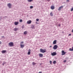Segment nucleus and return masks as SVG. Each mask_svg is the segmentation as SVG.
<instances>
[{
	"instance_id": "f3484780",
	"label": "nucleus",
	"mask_w": 73,
	"mask_h": 73,
	"mask_svg": "<svg viewBox=\"0 0 73 73\" xmlns=\"http://www.w3.org/2000/svg\"><path fill=\"white\" fill-rule=\"evenodd\" d=\"M27 31H25V32H24V35H27Z\"/></svg>"
},
{
	"instance_id": "c756f323",
	"label": "nucleus",
	"mask_w": 73,
	"mask_h": 73,
	"mask_svg": "<svg viewBox=\"0 0 73 73\" xmlns=\"http://www.w3.org/2000/svg\"><path fill=\"white\" fill-rule=\"evenodd\" d=\"M50 64H52V61H50Z\"/></svg>"
},
{
	"instance_id": "a19ab883",
	"label": "nucleus",
	"mask_w": 73,
	"mask_h": 73,
	"mask_svg": "<svg viewBox=\"0 0 73 73\" xmlns=\"http://www.w3.org/2000/svg\"><path fill=\"white\" fill-rule=\"evenodd\" d=\"M48 1H49V0H47Z\"/></svg>"
},
{
	"instance_id": "b1692460",
	"label": "nucleus",
	"mask_w": 73,
	"mask_h": 73,
	"mask_svg": "<svg viewBox=\"0 0 73 73\" xmlns=\"http://www.w3.org/2000/svg\"><path fill=\"white\" fill-rule=\"evenodd\" d=\"M71 11H73V7H72V8H71Z\"/></svg>"
},
{
	"instance_id": "72a5a7b5",
	"label": "nucleus",
	"mask_w": 73,
	"mask_h": 73,
	"mask_svg": "<svg viewBox=\"0 0 73 73\" xmlns=\"http://www.w3.org/2000/svg\"><path fill=\"white\" fill-rule=\"evenodd\" d=\"M2 44V42L1 41H0V44Z\"/></svg>"
},
{
	"instance_id": "7c9ffc66",
	"label": "nucleus",
	"mask_w": 73,
	"mask_h": 73,
	"mask_svg": "<svg viewBox=\"0 0 73 73\" xmlns=\"http://www.w3.org/2000/svg\"><path fill=\"white\" fill-rule=\"evenodd\" d=\"M71 34H69V35H68V36H71Z\"/></svg>"
},
{
	"instance_id": "f704fd0d",
	"label": "nucleus",
	"mask_w": 73,
	"mask_h": 73,
	"mask_svg": "<svg viewBox=\"0 0 73 73\" xmlns=\"http://www.w3.org/2000/svg\"><path fill=\"white\" fill-rule=\"evenodd\" d=\"M60 25H61L60 24H59V27H60Z\"/></svg>"
},
{
	"instance_id": "dca6fc26",
	"label": "nucleus",
	"mask_w": 73,
	"mask_h": 73,
	"mask_svg": "<svg viewBox=\"0 0 73 73\" xmlns=\"http://www.w3.org/2000/svg\"><path fill=\"white\" fill-rule=\"evenodd\" d=\"M56 41H57L56 40H55L53 42V44H56Z\"/></svg>"
},
{
	"instance_id": "2eb2a0df",
	"label": "nucleus",
	"mask_w": 73,
	"mask_h": 73,
	"mask_svg": "<svg viewBox=\"0 0 73 73\" xmlns=\"http://www.w3.org/2000/svg\"><path fill=\"white\" fill-rule=\"evenodd\" d=\"M69 50L70 51H73V47H72V48H70Z\"/></svg>"
},
{
	"instance_id": "c85d7f7f",
	"label": "nucleus",
	"mask_w": 73,
	"mask_h": 73,
	"mask_svg": "<svg viewBox=\"0 0 73 73\" xmlns=\"http://www.w3.org/2000/svg\"><path fill=\"white\" fill-rule=\"evenodd\" d=\"M25 27L24 26V25H23L22 27V28H24Z\"/></svg>"
},
{
	"instance_id": "412c9836",
	"label": "nucleus",
	"mask_w": 73,
	"mask_h": 73,
	"mask_svg": "<svg viewBox=\"0 0 73 73\" xmlns=\"http://www.w3.org/2000/svg\"><path fill=\"white\" fill-rule=\"evenodd\" d=\"M36 63H35V62H33V65H36Z\"/></svg>"
},
{
	"instance_id": "2f4dec72",
	"label": "nucleus",
	"mask_w": 73,
	"mask_h": 73,
	"mask_svg": "<svg viewBox=\"0 0 73 73\" xmlns=\"http://www.w3.org/2000/svg\"><path fill=\"white\" fill-rule=\"evenodd\" d=\"M69 0H67V2H69Z\"/></svg>"
},
{
	"instance_id": "f8f14e48",
	"label": "nucleus",
	"mask_w": 73,
	"mask_h": 73,
	"mask_svg": "<svg viewBox=\"0 0 73 73\" xmlns=\"http://www.w3.org/2000/svg\"><path fill=\"white\" fill-rule=\"evenodd\" d=\"M32 21L31 20H29V21H28L27 22V23L28 24H30L31 23Z\"/></svg>"
},
{
	"instance_id": "4be33fe9",
	"label": "nucleus",
	"mask_w": 73,
	"mask_h": 73,
	"mask_svg": "<svg viewBox=\"0 0 73 73\" xmlns=\"http://www.w3.org/2000/svg\"><path fill=\"white\" fill-rule=\"evenodd\" d=\"M50 16H53V15L52 13V12H51V13H50Z\"/></svg>"
},
{
	"instance_id": "e433bc0d",
	"label": "nucleus",
	"mask_w": 73,
	"mask_h": 73,
	"mask_svg": "<svg viewBox=\"0 0 73 73\" xmlns=\"http://www.w3.org/2000/svg\"><path fill=\"white\" fill-rule=\"evenodd\" d=\"M5 63H3V65H4V64H5Z\"/></svg>"
},
{
	"instance_id": "9d476101",
	"label": "nucleus",
	"mask_w": 73,
	"mask_h": 73,
	"mask_svg": "<svg viewBox=\"0 0 73 73\" xmlns=\"http://www.w3.org/2000/svg\"><path fill=\"white\" fill-rule=\"evenodd\" d=\"M39 56L40 57H42L43 56V54L41 53H39Z\"/></svg>"
},
{
	"instance_id": "9b49d317",
	"label": "nucleus",
	"mask_w": 73,
	"mask_h": 73,
	"mask_svg": "<svg viewBox=\"0 0 73 73\" xmlns=\"http://www.w3.org/2000/svg\"><path fill=\"white\" fill-rule=\"evenodd\" d=\"M6 52H7V50H4L2 51V53H3V54L5 53Z\"/></svg>"
},
{
	"instance_id": "58836bf2",
	"label": "nucleus",
	"mask_w": 73,
	"mask_h": 73,
	"mask_svg": "<svg viewBox=\"0 0 73 73\" xmlns=\"http://www.w3.org/2000/svg\"><path fill=\"white\" fill-rule=\"evenodd\" d=\"M2 37H4V36H2Z\"/></svg>"
},
{
	"instance_id": "f257e3e1",
	"label": "nucleus",
	"mask_w": 73,
	"mask_h": 73,
	"mask_svg": "<svg viewBox=\"0 0 73 73\" xmlns=\"http://www.w3.org/2000/svg\"><path fill=\"white\" fill-rule=\"evenodd\" d=\"M46 49H40V52H42V53H45L46 52Z\"/></svg>"
},
{
	"instance_id": "473e14b6",
	"label": "nucleus",
	"mask_w": 73,
	"mask_h": 73,
	"mask_svg": "<svg viewBox=\"0 0 73 73\" xmlns=\"http://www.w3.org/2000/svg\"><path fill=\"white\" fill-rule=\"evenodd\" d=\"M42 73V72H38V73Z\"/></svg>"
},
{
	"instance_id": "20e7f679",
	"label": "nucleus",
	"mask_w": 73,
	"mask_h": 73,
	"mask_svg": "<svg viewBox=\"0 0 73 73\" xmlns=\"http://www.w3.org/2000/svg\"><path fill=\"white\" fill-rule=\"evenodd\" d=\"M63 7H64L63 6H60V7H59L58 9V11H61V9H62V8H63Z\"/></svg>"
},
{
	"instance_id": "393cba45",
	"label": "nucleus",
	"mask_w": 73,
	"mask_h": 73,
	"mask_svg": "<svg viewBox=\"0 0 73 73\" xmlns=\"http://www.w3.org/2000/svg\"><path fill=\"white\" fill-rule=\"evenodd\" d=\"M36 20L37 21H39V19H37Z\"/></svg>"
},
{
	"instance_id": "1a4fd4ad",
	"label": "nucleus",
	"mask_w": 73,
	"mask_h": 73,
	"mask_svg": "<svg viewBox=\"0 0 73 73\" xmlns=\"http://www.w3.org/2000/svg\"><path fill=\"white\" fill-rule=\"evenodd\" d=\"M56 52H53V53H52V56H55V55H56Z\"/></svg>"
},
{
	"instance_id": "f03ea898",
	"label": "nucleus",
	"mask_w": 73,
	"mask_h": 73,
	"mask_svg": "<svg viewBox=\"0 0 73 73\" xmlns=\"http://www.w3.org/2000/svg\"><path fill=\"white\" fill-rule=\"evenodd\" d=\"M14 43L13 42H9V45L10 46H13L14 45Z\"/></svg>"
},
{
	"instance_id": "4468645a",
	"label": "nucleus",
	"mask_w": 73,
	"mask_h": 73,
	"mask_svg": "<svg viewBox=\"0 0 73 73\" xmlns=\"http://www.w3.org/2000/svg\"><path fill=\"white\" fill-rule=\"evenodd\" d=\"M18 24H19L18 22H15L14 23V24H15V25H18Z\"/></svg>"
},
{
	"instance_id": "c9c22d12",
	"label": "nucleus",
	"mask_w": 73,
	"mask_h": 73,
	"mask_svg": "<svg viewBox=\"0 0 73 73\" xmlns=\"http://www.w3.org/2000/svg\"><path fill=\"white\" fill-rule=\"evenodd\" d=\"M72 32H73V29H72Z\"/></svg>"
},
{
	"instance_id": "423d86ee",
	"label": "nucleus",
	"mask_w": 73,
	"mask_h": 73,
	"mask_svg": "<svg viewBox=\"0 0 73 73\" xmlns=\"http://www.w3.org/2000/svg\"><path fill=\"white\" fill-rule=\"evenodd\" d=\"M62 55H64L66 53V52H64V50H62Z\"/></svg>"
},
{
	"instance_id": "6e6552de",
	"label": "nucleus",
	"mask_w": 73,
	"mask_h": 73,
	"mask_svg": "<svg viewBox=\"0 0 73 73\" xmlns=\"http://www.w3.org/2000/svg\"><path fill=\"white\" fill-rule=\"evenodd\" d=\"M51 9H54L55 8V6L54 5H52L51 7Z\"/></svg>"
},
{
	"instance_id": "7ed1b4c3",
	"label": "nucleus",
	"mask_w": 73,
	"mask_h": 73,
	"mask_svg": "<svg viewBox=\"0 0 73 73\" xmlns=\"http://www.w3.org/2000/svg\"><path fill=\"white\" fill-rule=\"evenodd\" d=\"M7 5L8 7L9 8H11V6H12V5L11 3H8L7 4Z\"/></svg>"
},
{
	"instance_id": "39448f33",
	"label": "nucleus",
	"mask_w": 73,
	"mask_h": 73,
	"mask_svg": "<svg viewBox=\"0 0 73 73\" xmlns=\"http://www.w3.org/2000/svg\"><path fill=\"white\" fill-rule=\"evenodd\" d=\"M57 48H58V46H57V45H55L53 47V49H56Z\"/></svg>"
},
{
	"instance_id": "5701e85b",
	"label": "nucleus",
	"mask_w": 73,
	"mask_h": 73,
	"mask_svg": "<svg viewBox=\"0 0 73 73\" xmlns=\"http://www.w3.org/2000/svg\"><path fill=\"white\" fill-rule=\"evenodd\" d=\"M30 8L31 9H32V8H33V6H31L30 7Z\"/></svg>"
},
{
	"instance_id": "6ab92c4d",
	"label": "nucleus",
	"mask_w": 73,
	"mask_h": 73,
	"mask_svg": "<svg viewBox=\"0 0 73 73\" xmlns=\"http://www.w3.org/2000/svg\"><path fill=\"white\" fill-rule=\"evenodd\" d=\"M56 60L54 61L53 62V63L54 64H56Z\"/></svg>"
},
{
	"instance_id": "aec40b11",
	"label": "nucleus",
	"mask_w": 73,
	"mask_h": 73,
	"mask_svg": "<svg viewBox=\"0 0 73 73\" xmlns=\"http://www.w3.org/2000/svg\"><path fill=\"white\" fill-rule=\"evenodd\" d=\"M33 1V0H28V2H32Z\"/></svg>"
},
{
	"instance_id": "a211bd4d",
	"label": "nucleus",
	"mask_w": 73,
	"mask_h": 73,
	"mask_svg": "<svg viewBox=\"0 0 73 73\" xmlns=\"http://www.w3.org/2000/svg\"><path fill=\"white\" fill-rule=\"evenodd\" d=\"M17 30H18V28H15L14 29V31H17Z\"/></svg>"
},
{
	"instance_id": "cd10ccee",
	"label": "nucleus",
	"mask_w": 73,
	"mask_h": 73,
	"mask_svg": "<svg viewBox=\"0 0 73 73\" xmlns=\"http://www.w3.org/2000/svg\"><path fill=\"white\" fill-rule=\"evenodd\" d=\"M24 42L23 41H21V44H23Z\"/></svg>"
},
{
	"instance_id": "0eeeda50",
	"label": "nucleus",
	"mask_w": 73,
	"mask_h": 73,
	"mask_svg": "<svg viewBox=\"0 0 73 73\" xmlns=\"http://www.w3.org/2000/svg\"><path fill=\"white\" fill-rule=\"evenodd\" d=\"M31 50L30 49H29L28 50V54L29 55H30V54L31 53Z\"/></svg>"
},
{
	"instance_id": "bb28decb",
	"label": "nucleus",
	"mask_w": 73,
	"mask_h": 73,
	"mask_svg": "<svg viewBox=\"0 0 73 73\" xmlns=\"http://www.w3.org/2000/svg\"><path fill=\"white\" fill-rule=\"evenodd\" d=\"M66 60H64V61H63V62H66Z\"/></svg>"
},
{
	"instance_id": "a878e982",
	"label": "nucleus",
	"mask_w": 73,
	"mask_h": 73,
	"mask_svg": "<svg viewBox=\"0 0 73 73\" xmlns=\"http://www.w3.org/2000/svg\"><path fill=\"white\" fill-rule=\"evenodd\" d=\"M20 22L21 23L22 22H23V20H20Z\"/></svg>"
},
{
	"instance_id": "ea45409f",
	"label": "nucleus",
	"mask_w": 73,
	"mask_h": 73,
	"mask_svg": "<svg viewBox=\"0 0 73 73\" xmlns=\"http://www.w3.org/2000/svg\"><path fill=\"white\" fill-rule=\"evenodd\" d=\"M62 33H64V32H62Z\"/></svg>"
},
{
	"instance_id": "ddd939ff",
	"label": "nucleus",
	"mask_w": 73,
	"mask_h": 73,
	"mask_svg": "<svg viewBox=\"0 0 73 73\" xmlns=\"http://www.w3.org/2000/svg\"><path fill=\"white\" fill-rule=\"evenodd\" d=\"M20 46H21V48H23L24 47V45L23 44L22 45V44H20Z\"/></svg>"
},
{
	"instance_id": "4c0bfd02",
	"label": "nucleus",
	"mask_w": 73,
	"mask_h": 73,
	"mask_svg": "<svg viewBox=\"0 0 73 73\" xmlns=\"http://www.w3.org/2000/svg\"><path fill=\"white\" fill-rule=\"evenodd\" d=\"M52 46L51 45V46H50V47H52Z\"/></svg>"
}]
</instances>
